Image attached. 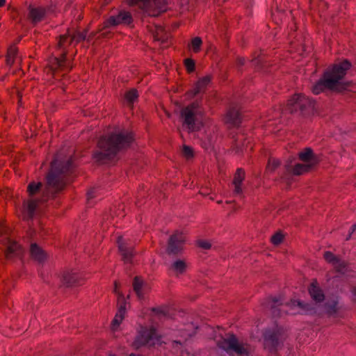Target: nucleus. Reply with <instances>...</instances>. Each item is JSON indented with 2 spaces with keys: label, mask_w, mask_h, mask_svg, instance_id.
Masks as SVG:
<instances>
[{
  "label": "nucleus",
  "mask_w": 356,
  "mask_h": 356,
  "mask_svg": "<svg viewBox=\"0 0 356 356\" xmlns=\"http://www.w3.org/2000/svg\"><path fill=\"white\" fill-rule=\"evenodd\" d=\"M95 190L91 189L87 193V200L90 201L92 200L94 197H95Z\"/></svg>",
  "instance_id": "40"
},
{
  "label": "nucleus",
  "mask_w": 356,
  "mask_h": 356,
  "mask_svg": "<svg viewBox=\"0 0 356 356\" xmlns=\"http://www.w3.org/2000/svg\"><path fill=\"white\" fill-rule=\"evenodd\" d=\"M118 244L119 250L122 256V258L125 262H130L134 255L132 248L128 245L127 241L123 238L122 236L118 238Z\"/></svg>",
  "instance_id": "15"
},
{
  "label": "nucleus",
  "mask_w": 356,
  "mask_h": 356,
  "mask_svg": "<svg viewBox=\"0 0 356 356\" xmlns=\"http://www.w3.org/2000/svg\"><path fill=\"white\" fill-rule=\"evenodd\" d=\"M132 22L131 14L126 11H120L117 15L111 16L104 22V28H109L118 25H128Z\"/></svg>",
  "instance_id": "10"
},
{
  "label": "nucleus",
  "mask_w": 356,
  "mask_h": 356,
  "mask_svg": "<svg viewBox=\"0 0 356 356\" xmlns=\"http://www.w3.org/2000/svg\"><path fill=\"white\" fill-rule=\"evenodd\" d=\"M326 310L329 314L334 313L336 311V303H334L333 305L330 307H327Z\"/></svg>",
  "instance_id": "41"
},
{
  "label": "nucleus",
  "mask_w": 356,
  "mask_h": 356,
  "mask_svg": "<svg viewBox=\"0 0 356 356\" xmlns=\"http://www.w3.org/2000/svg\"><path fill=\"white\" fill-rule=\"evenodd\" d=\"M185 237L182 232L176 231L168 242V251L171 254H177L181 251L185 243Z\"/></svg>",
  "instance_id": "11"
},
{
  "label": "nucleus",
  "mask_w": 356,
  "mask_h": 356,
  "mask_svg": "<svg viewBox=\"0 0 356 356\" xmlns=\"http://www.w3.org/2000/svg\"><path fill=\"white\" fill-rule=\"evenodd\" d=\"M180 356H194L193 354H191L188 350H181L180 353Z\"/></svg>",
  "instance_id": "43"
},
{
  "label": "nucleus",
  "mask_w": 356,
  "mask_h": 356,
  "mask_svg": "<svg viewBox=\"0 0 356 356\" xmlns=\"http://www.w3.org/2000/svg\"><path fill=\"white\" fill-rule=\"evenodd\" d=\"M30 254L32 259L38 263H43L47 259V253L36 243L31 244Z\"/></svg>",
  "instance_id": "18"
},
{
  "label": "nucleus",
  "mask_w": 356,
  "mask_h": 356,
  "mask_svg": "<svg viewBox=\"0 0 356 356\" xmlns=\"http://www.w3.org/2000/svg\"><path fill=\"white\" fill-rule=\"evenodd\" d=\"M356 230V224L353 225L352 227H351V233L350 234H351L352 233H353ZM350 235H349L348 238H347V239H348L350 238Z\"/></svg>",
  "instance_id": "44"
},
{
  "label": "nucleus",
  "mask_w": 356,
  "mask_h": 356,
  "mask_svg": "<svg viewBox=\"0 0 356 356\" xmlns=\"http://www.w3.org/2000/svg\"><path fill=\"white\" fill-rule=\"evenodd\" d=\"M211 76L207 75L200 78L197 83H195L194 88L193 90V95H197L201 92L210 83Z\"/></svg>",
  "instance_id": "25"
},
{
  "label": "nucleus",
  "mask_w": 356,
  "mask_h": 356,
  "mask_svg": "<svg viewBox=\"0 0 356 356\" xmlns=\"http://www.w3.org/2000/svg\"><path fill=\"white\" fill-rule=\"evenodd\" d=\"M134 290L139 299H143L149 291L148 285L138 277H136L133 283Z\"/></svg>",
  "instance_id": "17"
},
{
  "label": "nucleus",
  "mask_w": 356,
  "mask_h": 356,
  "mask_svg": "<svg viewBox=\"0 0 356 356\" xmlns=\"http://www.w3.org/2000/svg\"><path fill=\"white\" fill-rule=\"evenodd\" d=\"M265 346L266 347L275 346L278 342L277 333H270L266 331L264 334Z\"/></svg>",
  "instance_id": "27"
},
{
  "label": "nucleus",
  "mask_w": 356,
  "mask_h": 356,
  "mask_svg": "<svg viewBox=\"0 0 356 356\" xmlns=\"http://www.w3.org/2000/svg\"><path fill=\"white\" fill-rule=\"evenodd\" d=\"M284 238V236L282 233L277 232L271 237V242L275 245H280Z\"/></svg>",
  "instance_id": "35"
},
{
  "label": "nucleus",
  "mask_w": 356,
  "mask_h": 356,
  "mask_svg": "<svg viewBox=\"0 0 356 356\" xmlns=\"http://www.w3.org/2000/svg\"><path fill=\"white\" fill-rule=\"evenodd\" d=\"M37 206L38 200L33 198H30L24 202L23 213L26 218H33Z\"/></svg>",
  "instance_id": "21"
},
{
  "label": "nucleus",
  "mask_w": 356,
  "mask_h": 356,
  "mask_svg": "<svg viewBox=\"0 0 356 356\" xmlns=\"http://www.w3.org/2000/svg\"><path fill=\"white\" fill-rule=\"evenodd\" d=\"M129 4L138 6L149 16H157L165 10V0H127Z\"/></svg>",
  "instance_id": "7"
},
{
  "label": "nucleus",
  "mask_w": 356,
  "mask_h": 356,
  "mask_svg": "<svg viewBox=\"0 0 356 356\" xmlns=\"http://www.w3.org/2000/svg\"><path fill=\"white\" fill-rule=\"evenodd\" d=\"M193 333V331L174 332L172 334V336L169 337L166 333L163 335H159L156 329L153 326H140L132 345L135 348H138L145 345L154 346L156 344L165 343L172 346L175 350V352L177 353L178 350L182 347L181 341L174 339V337L179 335L180 337L186 340L188 337H191Z\"/></svg>",
  "instance_id": "1"
},
{
  "label": "nucleus",
  "mask_w": 356,
  "mask_h": 356,
  "mask_svg": "<svg viewBox=\"0 0 356 356\" xmlns=\"http://www.w3.org/2000/svg\"><path fill=\"white\" fill-rule=\"evenodd\" d=\"M325 260L330 264L337 271L343 273L346 268V263L340 258L335 256L332 252L326 251L323 254Z\"/></svg>",
  "instance_id": "14"
},
{
  "label": "nucleus",
  "mask_w": 356,
  "mask_h": 356,
  "mask_svg": "<svg viewBox=\"0 0 356 356\" xmlns=\"http://www.w3.org/2000/svg\"><path fill=\"white\" fill-rule=\"evenodd\" d=\"M225 122L232 126H237L241 122V117L236 108H232L227 111L225 118Z\"/></svg>",
  "instance_id": "19"
},
{
  "label": "nucleus",
  "mask_w": 356,
  "mask_h": 356,
  "mask_svg": "<svg viewBox=\"0 0 356 356\" xmlns=\"http://www.w3.org/2000/svg\"><path fill=\"white\" fill-rule=\"evenodd\" d=\"M64 57L58 58L56 57L51 58L49 62V67L51 70H55L58 67H63L65 64Z\"/></svg>",
  "instance_id": "28"
},
{
  "label": "nucleus",
  "mask_w": 356,
  "mask_h": 356,
  "mask_svg": "<svg viewBox=\"0 0 356 356\" xmlns=\"http://www.w3.org/2000/svg\"><path fill=\"white\" fill-rule=\"evenodd\" d=\"M299 157L302 162L312 167L314 166L319 161L318 156L313 154L310 148H306L300 152Z\"/></svg>",
  "instance_id": "16"
},
{
  "label": "nucleus",
  "mask_w": 356,
  "mask_h": 356,
  "mask_svg": "<svg viewBox=\"0 0 356 356\" xmlns=\"http://www.w3.org/2000/svg\"><path fill=\"white\" fill-rule=\"evenodd\" d=\"M42 184L40 182H31L29 184L27 191L29 195L31 197L39 191Z\"/></svg>",
  "instance_id": "31"
},
{
  "label": "nucleus",
  "mask_w": 356,
  "mask_h": 356,
  "mask_svg": "<svg viewBox=\"0 0 356 356\" xmlns=\"http://www.w3.org/2000/svg\"><path fill=\"white\" fill-rule=\"evenodd\" d=\"M185 66L189 72H191L195 69V62L191 58H187L184 61Z\"/></svg>",
  "instance_id": "36"
},
{
  "label": "nucleus",
  "mask_w": 356,
  "mask_h": 356,
  "mask_svg": "<svg viewBox=\"0 0 356 356\" xmlns=\"http://www.w3.org/2000/svg\"><path fill=\"white\" fill-rule=\"evenodd\" d=\"M17 50L15 47H10L8 49L6 62L8 65H12L19 58L17 56Z\"/></svg>",
  "instance_id": "29"
},
{
  "label": "nucleus",
  "mask_w": 356,
  "mask_h": 356,
  "mask_svg": "<svg viewBox=\"0 0 356 356\" xmlns=\"http://www.w3.org/2000/svg\"><path fill=\"white\" fill-rule=\"evenodd\" d=\"M202 115V112L197 103H193L184 108L181 112L184 127L189 131L198 130L200 128L201 122H199L197 118Z\"/></svg>",
  "instance_id": "5"
},
{
  "label": "nucleus",
  "mask_w": 356,
  "mask_h": 356,
  "mask_svg": "<svg viewBox=\"0 0 356 356\" xmlns=\"http://www.w3.org/2000/svg\"><path fill=\"white\" fill-rule=\"evenodd\" d=\"M209 146H210V144L209 145H207V144L204 145V147L207 148V149H208L209 147Z\"/></svg>",
  "instance_id": "47"
},
{
  "label": "nucleus",
  "mask_w": 356,
  "mask_h": 356,
  "mask_svg": "<svg viewBox=\"0 0 356 356\" xmlns=\"http://www.w3.org/2000/svg\"><path fill=\"white\" fill-rule=\"evenodd\" d=\"M350 64L347 60L328 69L321 79L312 87V92L318 95L325 89L334 91H341L346 89L349 83L345 80L346 71L350 68Z\"/></svg>",
  "instance_id": "3"
},
{
  "label": "nucleus",
  "mask_w": 356,
  "mask_h": 356,
  "mask_svg": "<svg viewBox=\"0 0 356 356\" xmlns=\"http://www.w3.org/2000/svg\"><path fill=\"white\" fill-rule=\"evenodd\" d=\"M72 165L71 159L67 158L65 160L56 158L51 163V172L47 177V184L49 188L55 191L62 190L65 183L61 175L67 171Z\"/></svg>",
  "instance_id": "4"
},
{
  "label": "nucleus",
  "mask_w": 356,
  "mask_h": 356,
  "mask_svg": "<svg viewBox=\"0 0 356 356\" xmlns=\"http://www.w3.org/2000/svg\"><path fill=\"white\" fill-rule=\"evenodd\" d=\"M291 166L290 163H286L285 165L286 171L292 173L294 175H302L312 168L305 163L296 164L292 170H291Z\"/></svg>",
  "instance_id": "22"
},
{
  "label": "nucleus",
  "mask_w": 356,
  "mask_h": 356,
  "mask_svg": "<svg viewBox=\"0 0 356 356\" xmlns=\"http://www.w3.org/2000/svg\"><path fill=\"white\" fill-rule=\"evenodd\" d=\"M79 279V275L74 271H68L63 275V282L67 286H70L76 284Z\"/></svg>",
  "instance_id": "24"
},
{
  "label": "nucleus",
  "mask_w": 356,
  "mask_h": 356,
  "mask_svg": "<svg viewBox=\"0 0 356 356\" xmlns=\"http://www.w3.org/2000/svg\"><path fill=\"white\" fill-rule=\"evenodd\" d=\"M6 0H0V7L5 3Z\"/></svg>",
  "instance_id": "46"
},
{
  "label": "nucleus",
  "mask_w": 356,
  "mask_h": 356,
  "mask_svg": "<svg viewBox=\"0 0 356 356\" xmlns=\"http://www.w3.org/2000/svg\"><path fill=\"white\" fill-rule=\"evenodd\" d=\"M280 165V161L275 158H270L266 166L268 172H273Z\"/></svg>",
  "instance_id": "30"
},
{
  "label": "nucleus",
  "mask_w": 356,
  "mask_h": 356,
  "mask_svg": "<svg viewBox=\"0 0 356 356\" xmlns=\"http://www.w3.org/2000/svg\"><path fill=\"white\" fill-rule=\"evenodd\" d=\"M29 15L35 22L40 21L44 15V10L42 8H29Z\"/></svg>",
  "instance_id": "26"
},
{
  "label": "nucleus",
  "mask_w": 356,
  "mask_h": 356,
  "mask_svg": "<svg viewBox=\"0 0 356 356\" xmlns=\"http://www.w3.org/2000/svg\"><path fill=\"white\" fill-rule=\"evenodd\" d=\"M218 346L227 353L237 356H248L252 351L248 345L239 342L234 335L222 338L218 342Z\"/></svg>",
  "instance_id": "6"
},
{
  "label": "nucleus",
  "mask_w": 356,
  "mask_h": 356,
  "mask_svg": "<svg viewBox=\"0 0 356 356\" xmlns=\"http://www.w3.org/2000/svg\"><path fill=\"white\" fill-rule=\"evenodd\" d=\"M274 20H275L276 22H277V19H276V17H274Z\"/></svg>",
  "instance_id": "48"
},
{
  "label": "nucleus",
  "mask_w": 356,
  "mask_h": 356,
  "mask_svg": "<svg viewBox=\"0 0 356 356\" xmlns=\"http://www.w3.org/2000/svg\"><path fill=\"white\" fill-rule=\"evenodd\" d=\"M183 154L186 158L190 159L193 155V149L189 146L184 145L183 147Z\"/></svg>",
  "instance_id": "37"
},
{
  "label": "nucleus",
  "mask_w": 356,
  "mask_h": 356,
  "mask_svg": "<svg viewBox=\"0 0 356 356\" xmlns=\"http://www.w3.org/2000/svg\"><path fill=\"white\" fill-rule=\"evenodd\" d=\"M117 287V283H115L114 292L118 294V302L120 306L112 322V330L113 331H116L118 329L126 313V302L124 295L118 291Z\"/></svg>",
  "instance_id": "9"
},
{
  "label": "nucleus",
  "mask_w": 356,
  "mask_h": 356,
  "mask_svg": "<svg viewBox=\"0 0 356 356\" xmlns=\"http://www.w3.org/2000/svg\"><path fill=\"white\" fill-rule=\"evenodd\" d=\"M188 264L185 260L176 259L170 265V270L177 276L184 273L187 269Z\"/></svg>",
  "instance_id": "20"
},
{
  "label": "nucleus",
  "mask_w": 356,
  "mask_h": 356,
  "mask_svg": "<svg viewBox=\"0 0 356 356\" xmlns=\"http://www.w3.org/2000/svg\"><path fill=\"white\" fill-rule=\"evenodd\" d=\"M312 298L316 302H320L324 299V294L318 287L316 282H313L309 289Z\"/></svg>",
  "instance_id": "23"
},
{
  "label": "nucleus",
  "mask_w": 356,
  "mask_h": 356,
  "mask_svg": "<svg viewBox=\"0 0 356 356\" xmlns=\"http://www.w3.org/2000/svg\"><path fill=\"white\" fill-rule=\"evenodd\" d=\"M314 102L304 95H296L288 102V108L290 112L300 111L302 113L312 111Z\"/></svg>",
  "instance_id": "8"
},
{
  "label": "nucleus",
  "mask_w": 356,
  "mask_h": 356,
  "mask_svg": "<svg viewBox=\"0 0 356 356\" xmlns=\"http://www.w3.org/2000/svg\"><path fill=\"white\" fill-rule=\"evenodd\" d=\"M133 140L131 132L125 129H116L99 141L98 149L93 155L94 159L100 161L111 158L120 150L128 147Z\"/></svg>",
  "instance_id": "2"
},
{
  "label": "nucleus",
  "mask_w": 356,
  "mask_h": 356,
  "mask_svg": "<svg viewBox=\"0 0 356 356\" xmlns=\"http://www.w3.org/2000/svg\"><path fill=\"white\" fill-rule=\"evenodd\" d=\"M291 304H292V305L298 306L300 308H303L304 307V304L302 302H300V300H293L291 302Z\"/></svg>",
  "instance_id": "42"
},
{
  "label": "nucleus",
  "mask_w": 356,
  "mask_h": 356,
  "mask_svg": "<svg viewBox=\"0 0 356 356\" xmlns=\"http://www.w3.org/2000/svg\"><path fill=\"white\" fill-rule=\"evenodd\" d=\"M86 34L85 33H79L77 31H68L67 35H63L60 38L58 45L60 47H65L67 44L73 42H79L85 40Z\"/></svg>",
  "instance_id": "13"
},
{
  "label": "nucleus",
  "mask_w": 356,
  "mask_h": 356,
  "mask_svg": "<svg viewBox=\"0 0 356 356\" xmlns=\"http://www.w3.org/2000/svg\"><path fill=\"white\" fill-rule=\"evenodd\" d=\"M138 94L135 89H131L125 95L127 102L129 104H132L138 98Z\"/></svg>",
  "instance_id": "34"
},
{
  "label": "nucleus",
  "mask_w": 356,
  "mask_h": 356,
  "mask_svg": "<svg viewBox=\"0 0 356 356\" xmlns=\"http://www.w3.org/2000/svg\"><path fill=\"white\" fill-rule=\"evenodd\" d=\"M234 185V192L236 195H240L243 192V188L241 187V185L242 184H233Z\"/></svg>",
  "instance_id": "39"
},
{
  "label": "nucleus",
  "mask_w": 356,
  "mask_h": 356,
  "mask_svg": "<svg viewBox=\"0 0 356 356\" xmlns=\"http://www.w3.org/2000/svg\"><path fill=\"white\" fill-rule=\"evenodd\" d=\"M202 44V41L200 37H195L193 38L191 44V47L193 51L195 53L200 51Z\"/></svg>",
  "instance_id": "32"
},
{
  "label": "nucleus",
  "mask_w": 356,
  "mask_h": 356,
  "mask_svg": "<svg viewBox=\"0 0 356 356\" xmlns=\"http://www.w3.org/2000/svg\"><path fill=\"white\" fill-rule=\"evenodd\" d=\"M197 245L203 248V249H205V250H207V249H209L211 246V243L207 241H197Z\"/></svg>",
  "instance_id": "38"
},
{
  "label": "nucleus",
  "mask_w": 356,
  "mask_h": 356,
  "mask_svg": "<svg viewBox=\"0 0 356 356\" xmlns=\"http://www.w3.org/2000/svg\"><path fill=\"white\" fill-rule=\"evenodd\" d=\"M3 245L6 246V254L8 259L17 257L21 255L22 249L19 245L15 241L8 238L1 240V241Z\"/></svg>",
  "instance_id": "12"
},
{
  "label": "nucleus",
  "mask_w": 356,
  "mask_h": 356,
  "mask_svg": "<svg viewBox=\"0 0 356 356\" xmlns=\"http://www.w3.org/2000/svg\"><path fill=\"white\" fill-rule=\"evenodd\" d=\"M273 304H274V305H272V307H275V305L278 302V300H276V299H273Z\"/></svg>",
  "instance_id": "45"
},
{
  "label": "nucleus",
  "mask_w": 356,
  "mask_h": 356,
  "mask_svg": "<svg viewBox=\"0 0 356 356\" xmlns=\"http://www.w3.org/2000/svg\"><path fill=\"white\" fill-rule=\"evenodd\" d=\"M245 178V172L239 168L236 170V172L234 175L233 184H242V182Z\"/></svg>",
  "instance_id": "33"
}]
</instances>
